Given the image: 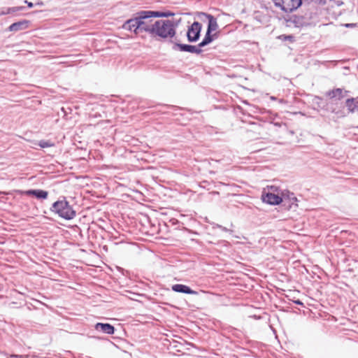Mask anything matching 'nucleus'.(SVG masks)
Here are the masks:
<instances>
[{
    "mask_svg": "<svg viewBox=\"0 0 358 358\" xmlns=\"http://www.w3.org/2000/svg\"><path fill=\"white\" fill-rule=\"evenodd\" d=\"M154 18L153 10H140L133 17L127 20L122 28L136 35L143 31L151 35L154 28Z\"/></svg>",
    "mask_w": 358,
    "mask_h": 358,
    "instance_id": "1",
    "label": "nucleus"
},
{
    "mask_svg": "<svg viewBox=\"0 0 358 358\" xmlns=\"http://www.w3.org/2000/svg\"><path fill=\"white\" fill-rule=\"evenodd\" d=\"M50 210L66 220H72L76 215V210L69 204L65 196H60L58 200L55 201L50 208Z\"/></svg>",
    "mask_w": 358,
    "mask_h": 358,
    "instance_id": "2",
    "label": "nucleus"
},
{
    "mask_svg": "<svg viewBox=\"0 0 358 358\" xmlns=\"http://www.w3.org/2000/svg\"><path fill=\"white\" fill-rule=\"evenodd\" d=\"M176 34V24L170 20H158L154 22L152 36H159L162 38H173Z\"/></svg>",
    "mask_w": 358,
    "mask_h": 358,
    "instance_id": "3",
    "label": "nucleus"
},
{
    "mask_svg": "<svg viewBox=\"0 0 358 358\" xmlns=\"http://www.w3.org/2000/svg\"><path fill=\"white\" fill-rule=\"evenodd\" d=\"M41 105V101L36 96L24 97V117H30L27 120L35 119L38 113L36 110Z\"/></svg>",
    "mask_w": 358,
    "mask_h": 358,
    "instance_id": "4",
    "label": "nucleus"
},
{
    "mask_svg": "<svg viewBox=\"0 0 358 358\" xmlns=\"http://www.w3.org/2000/svg\"><path fill=\"white\" fill-rule=\"evenodd\" d=\"M275 7L285 13H292L301 7L303 0H272Z\"/></svg>",
    "mask_w": 358,
    "mask_h": 358,
    "instance_id": "5",
    "label": "nucleus"
},
{
    "mask_svg": "<svg viewBox=\"0 0 358 358\" xmlns=\"http://www.w3.org/2000/svg\"><path fill=\"white\" fill-rule=\"evenodd\" d=\"M201 29L202 24L198 21H194L189 26L186 34L188 42L195 43L198 41L201 36Z\"/></svg>",
    "mask_w": 358,
    "mask_h": 358,
    "instance_id": "6",
    "label": "nucleus"
},
{
    "mask_svg": "<svg viewBox=\"0 0 358 358\" xmlns=\"http://www.w3.org/2000/svg\"><path fill=\"white\" fill-rule=\"evenodd\" d=\"M313 103L316 106L318 109H322L327 112L338 113L336 103L324 100L322 97L315 96L313 99Z\"/></svg>",
    "mask_w": 358,
    "mask_h": 358,
    "instance_id": "7",
    "label": "nucleus"
},
{
    "mask_svg": "<svg viewBox=\"0 0 358 358\" xmlns=\"http://www.w3.org/2000/svg\"><path fill=\"white\" fill-rule=\"evenodd\" d=\"M170 42L173 44L172 49L173 50H178L180 52H189L196 55H200L203 50L200 48L199 44L196 45L180 43L178 42H173L172 40H170Z\"/></svg>",
    "mask_w": 358,
    "mask_h": 358,
    "instance_id": "8",
    "label": "nucleus"
},
{
    "mask_svg": "<svg viewBox=\"0 0 358 358\" xmlns=\"http://www.w3.org/2000/svg\"><path fill=\"white\" fill-rule=\"evenodd\" d=\"M262 200L264 203L275 206L281 203L282 201V196H280L274 193L264 192L262 194Z\"/></svg>",
    "mask_w": 358,
    "mask_h": 358,
    "instance_id": "9",
    "label": "nucleus"
},
{
    "mask_svg": "<svg viewBox=\"0 0 358 358\" xmlns=\"http://www.w3.org/2000/svg\"><path fill=\"white\" fill-rule=\"evenodd\" d=\"M49 192L41 189H30L24 190V196L34 197L38 200H45L48 197Z\"/></svg>",
    "mask_w": 358,
    "mask_h": 358,
    "instance_id": "10",
    "label": "nucleus"
},
{
    "mask_svg": "<svg viewBox=\"0 0 358 358\" xmlns=\"http://www.w3.org/2000/svg\"><path fill=\"white\" fill-rule=\"evenodd\" d=\"M55 145V143L50 140H41L38 142L27 141V143H24V150L28 148L36 149L37 146H39L41 148H47L54 147Z\"/></svg>",
    "mask_w": 358,
    "mask_h": 358,
    "instance_id": "11",
    "label": "nucleus"
},
{
    "mask_svg": "<svg viewBox=\"0 0 358 358\" xmlns=\"http://www.w3.org/2000/svg\"><path fill=\"white\" fill-rule=\"evenodd\" d=\"M255 110H251L254 113H258L261 115H264L262 119H264V121L270 122L273 123L275 126H280L279 123L273 122L274 119L276 117V115L273 113L271 110H266L264 108H259L258 107L252 106Z\"/></svg>",
    "mask_w": 358,
    "mask_h": 358,
    "instance_id": "12",
    "label": "nucleus"
},
{
    "mask_svg": "<svg viewBox=\"0 0 358 358\" xmlns=\"http://www.w3.org/2000/svg\"><path fill=\"white\" fill-rule=\"evenodd\" d=\"M282 198L283 206H286L287 203H289V208H296L298 206L296 203L298 200L293 192H290L289 191L284 192L282 194Z\"/></svg>",
    "mask_w": 358,
    "mask_h": 358,
    "instance_id": "13",
    "label": "nucleus"
},
{
    "mask_svg": "<svg viewBox=\"0 0 358 358\" xmlns=\"http://www.w3.org/2000/svg\"><path fill=\"white\" fill-rule=\"evenodd\" d=\"M287 22L289 25L292 24L295 27H302L308 24V22L303 15H292L288 19L286 20Z\"/></svg>",
    "mask_w": 358,
    "mask_h": 358,
    "instance_id": "14",
    "label": "nucleus"
},
{
    "mask_svg": "<svg viewBox=\"0 0 358 358\" xmlns=\"http://www.w3.org/2000/svg\"><path fill=\"white\" fill-rule=\"evenodd\" d=\"M171 289L178 293L198 294L199 292L193 290L190 287L183 284H175L171 286Z\"/></svg>",
    "mask_w": 358,
    "mask_h": 358,
    "instance_id": "15",
    "label": "nucleus"
},
{
    "mask_svg": "<svg viewBox=\"0 0 358 358\" xmlns=\"http://www.w3.org/2000/svg\"><path fill=\"white\" fill-rule=\"evenodd\" d=\"M327 95L330 98L329 101L335 103L337 100H341L344 97L343 90L341 88H336L327 92ZM336 106L338 107V103H336Z\"/></svg>",
    "mask_w": 358,
    "mask_h": 358,
    "instance_id": "16",
    "label": "nucleus"
},
{
    "mask_svg": "<svg viewBox=\"0 0 358 358\" xmlns=\"http://www.w3.org/2000/svg\"><path fill=\"white\" fill-rule=\"evenodd\" d=\"M94 328L97 331L109 335L113 334L115 332L114 327L108 323L98 322L95 324Z\"/></svg>",
    "mask_w": 358,
    "mask_h": 358,
    "instance_id": "17",
    "label": "nucleus"
},
{
    "mask_svg": "<svg viewBox=\"0 0 358 358\" xmlns=\"http://www.w3.org/2000/svg\"><path fill=\"white\" fill-rule=\"evenodd\" d=\"M345 106L350 113L358 112V96L356 98L347 99Z\"/></svg>",
    "mask_w": 358,
    "mask_h": 358,
    "instance_id": "18",
    "label": "nucleus"
},
{
    "mask_svg": "<svg viewBox=\"0 0 358 358\" xmlns=\"http://www.w3.org/2000/svg\"><path fill=\"white\" fill-rule=\"evenodd\" d=\"M203 14L206 16V17L208 20V27H207L206 31L212 33L213 31H215L218 27L216 18L210 14H207V13H203Z\"/></svg>",
    "mask_w": 358,
    "mask_h": 358,
    "instance_id": "19",
    "label": "nucleus"
},
{
    "mask_svg": "<svg viewBox=\"0 0 358 358\" xmlns=\"http://www.w3.org/2000/svg\"><path fill=\"white\" fill-rule=\"evenodd\" d=\"M216 35L217 34H212V33L206 31L203 38L199 43H198L200 48L202 49V48L211 43L214 41L215 36H216Z\"/></svg>",
    "mask_w": 358,
    "mask_h": 358,
    "instance_id": "20",
    "label": "nucleus"
},
{
    "mask_svg": "<svg viewBox=\"0 0 358 358\" xmlns=\"http://www.w3.org/2000/svg\"><path fill=\"white\" fill-rule=\"evenodd\" d=\"M153 14L155 18L157 17H169L174 15V13L170 10L163 12L160 10H153Z\"/></svg>",
    "mask_w": 358,
    "mask_h": 358,
    "instance_id": "21",
    "label": "nucleus"
},
{
    "mask_svg": "<svg viewBox=\"0 0 358 358\" xmlns=\"http://www.w3.org/2000/svg\"><path fill=\"white\" fill-rule=\"evenodd\" d=\"M278 38L282 41H289L292 43L295 41V38L293 35L282 34L280 35Z\"/></svg>",
    "mask_w": 358,
    "mask_h": 358,
    "instance_id": "22",
    "label": "nucleus"
},
{
    "mask_svg": "<svg viewBox=\"0 0 358 358\" xmlns=\"http://www.w3.org/2000/svg\"><path fill=\"white\" fill-rule=\"evenodd\" d=\"M22 25V24L21 22L13 23L9 27V30L10 31L20 30L21 29Z\"/></svg>",
    "mask_w": 358,
    "mask_h": 358,
    "instance_id": "23",
    "label": "nucleus"
},
{
    "mask_svg": "<svg viewBox=\"0 0 358 358\" xmlns=\"http://www.w3.org/2000/svg\"><path fill=\"white\" fill-rule=\"evenodd\" d=\"M212 224H213V229L218 228V229H220L222 231H223L224 232H229L231 234L233 233V230L227 229V227H223V226H222L220 224H215V223H213Z\"/></svg>",
    "mask_w": 358,
    "mask_h": 358,
    "instance_id": "24",
    "label": "nucleus"
},
{
    "mask_svg": "<svg viewBox=\"0 0 358 358\" xmlns=\"http://www.w3.org/2000/svg\"><path fill=\"white\" fill-rule=\"evenodd\" d=\"M71 108H69V107H67V108H64V107H62L61 108V112L62 113V115H63V117L66 118V119H68L67 117V115L71 113Z\"/></svg>",
    "mask_w": 358,
    "mask_h": 358,
    "instance_id": "25",
    "label": "nucleus"
},
{
    "mask_svg": "<svg viewBox=\"0 0 358 358\" xmlns=\"http://www.w3.org/2000/svg\"><path fill=\"white\" fill-rule=\"evenodd\" d=\"M306 2L310 3H312V2H315L319 5H324L326 3V1L325 0H305Z\"/></svg>",
    "mask_w": 358,
    "mask_h": 358,
    "instance_id": "26",
    "label": "nucleus"
},
{
    "mask_svg": "<svg viewBox=\"0 0 358 358\" xmlns=\"http://www.w3.org/2000/svg\"><path fill=\"white\" fill-rule=\"evenodd\" d=\"M24 3L27 4L28 8H32L34 6V4L31 2H29L27 0H24Z\"/></svg>",
    "mask_w": 358,
    "mask_h": 358,
    "instance_id": "27",
    "label": "nucleus"
},
{
    "mask_svg": "<svg viewBox=\"0 0 358 358\" xmlns=\"http://www.w3.org/2000/svg\"><path fill=\"white\" fill-rule=\"evenodd\" d=\"M325 316H329V318L328 320H331V321H336V320L335 319V317H334V315H324Z\"/></svg>",
    "mask_w": 358,
    "mask_h": 358,
    "instance_id": "28",
    "label": "nucleus"
},
{
    "mask_svg": "<svg viewBox=\"0 0 358 358\" xmlns=\"http://www.w3.org/2000/svg\"><path fill=\"white\" fill-rule=\"evenodd\" d=\"M170 222L174 225L179 223V221L176 219H171Z\"/></svg>",
    "mask_w": 358,
    "mask_h": 358,
    "instance_id": "29",
    "label": "nucleus"
},
{
    "mask_svg": "<svg viewBox=\"0 0 358 358\" xmlns=\"http://www.w3.org/2000/svg\"><path fill=\"white\" fill-rule=\"evenodd\" d=\"M355 26H356V24H354V23H348V24H345V27H355Z\"/></svg>",
    "mask_w": 358,
    "mask_h": 358,
    "instance_id": "30",
    "label": "nucleus"
},
{
    "mask_svg": "<svg viewBox=\"0 0 358 358\" xmlns=\"http://www.w3.org/2000/svg\"><path fill=\"white\" fill-rule=\"evenodd\" d=\"M259 12L257 13V15L255 17V19L257 20L259 22H261L260 15H259Z\"/></svg>",
    "mask_w": 358,
    "mask_h": 358,
    "instance_id": "31",
    "label": "nucleus"
},
{
    "mask_svg": "<svg viewBox=\"0 0 358 358\" xmlns=\"http://www.w3.org/2000/svg\"><path fill=\"white\" fill-rule=\"evenodd\" d=\"M251 317L254 318L255 320H259L261 318V316L253 315V316H251Z\"/></svg>",
    "mask_w": 358,
    "mask_h": 358,
    "instance_id": "32",
    "label": "nucleus"
},
{
    "mask_svg": "<svg viewBox=\"0 0 358 358\" xmlns=\"http://www.w3.org/2000/svg\"><path fill=\"white\" fill-rule=\"evenodd\" d=\"M23 23H24V28H25L27 27V25L25 26V24H27L29 23V21L24 20Z\"/></svg>",
    "mask_w": 358,
    "mask_h": 358,
    "instance_id": "33",
    "label": "nucleus"
},
{
    "mask_svg": "<svg viewBox=\"0 0 358 358\" xmlns=\"http://www.w3.org/2000/svg\"><path fill=\"white\" fill-rule=\"evenodd\" d=\"M24 306H26L27 307V309H28L29 310H31V308H30V306H29V303H28L27 301L25 302Z\"/></svg>",
    "mask_w": 358,
    "mask_h": 358,
    "instance_id": "34",
    "label": "nucleus"
},
{
    "mask_svg": "<svg viewBox=\"0 0 358 358\" xmlns=\"http://www.w3.org/2000/svg\"><path fill=\"white\" fill-rule=\"evenodd\" d=\"M286 209L287 210H291V209H293L294 208H289V203H287V206H284Z\"/></svg>",
    "mask_w": 358,
    "mask_h": 358,
    "instance_id": "35",
    "label": "nucleus"
},
{
    "mask_svg": "<svg viewBox=\"0 0 358 358\" xmlns=\"http://www.w3.org/2000/svg\"><path fill=\"white\" fill-rule=\"evenodd\" d=\"M295 303H296V304H301V305H302V304H303V303H302V302H301V301H300L299 300H296V301H295Z\"/></svg>",
    "mask_w": 358,
    "mask_h": 358,
    "instance_id": "36",
    "label": "nucleus"
},
{
    "mask_svg": "<svg viewBox=\"0 0 358 358\" xmlns=\"http://www.w3.org/2000/svg\"><path fill=\"white\" fill-rule=\"evenodd\" d=\"M36 4L41 6V5H43V3L42 2H38Z\"/></svg>",
    "mask_w": 358,
    "mask_h": 358,
    "instance_id": "37",
    "label": "nucleus"
},
{
    "mask_svg": "<svg viewBox=\"0 0 358 358\" xmlns=\"http://www.w3.org/2000/svg\"><path fill=\"white\" fill-rule=\"evenodd\" d=\"M20 358H22V356H18Z\"/></svg>",
    "mask_w": 358,
    "mask_h": 358,
    "instance_id": "38",
    "label": "nucleus"
}]
</instances>
